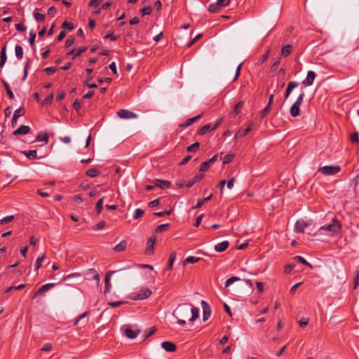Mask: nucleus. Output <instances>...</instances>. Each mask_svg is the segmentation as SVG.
Wrapping results in <instances>:
<instances>
[{"instance_id": "obj_33", "label": "nucleus", "mask_w": 359, "mask_h": 359, "mask_svg": "<svg viewBox=\"0 0 359 359\" xmlns=\"http://www.w3.org/2000/svg\"><path fill=\"white\" fill-rule=\"evenodd\" d=\"M103 203H104V197H102L100 198V200L97 202V203L95 205V211L97 212V213L98 215L100 214L102 212Z\"/></svg>"}, {"instance_id": "obj_51", "label": "nucleus", "mask_w": 359, "mask_h": 359, "mask_svg": "<svg viewBox=\"0 0 359 359\" xmlns=\"http://www.w3.org/2000/svg\"><path fill=\"white\" fill-rule=\"evenodd\" d=\"M269 50H268L264 55H262V57L259 58L258 63L259 65H262L264 63L269 57Z\"/></svg>"}, {"instance_id": "obj_32", "label": "nucleus", "mask_w": 359, "mask_h": 359, "mask_svg": "<svg viewBox=\"0 0 359 359\" xmlns=\"http://www.w3.org/2000/svg\"><path fill=\"white\" fill-rule=\"evenodd\" d=\"M100 174L99 170L97 168H90L86 172V175L90 177H95Z\"/></svg>"}, {"instance_id": "obj_11", "label": "nucleus", "mask_w": 359, "mask_h": 359, "mask_svg": "<svg viewBox=\"0 0 359 359\" xmlns=\"http://www.w3.org/2000/svg\"><path fill=\"white\" fill-rule=\"evenodd\" d=\"M307 226L308 224L304 220H298L294 224V231L297 233H302Z\"/></svg>"}, {"instance_id": "obj_46", "label": "nucleus", "mask_w": 359, "mask_h": 359, "mask_svg": "<svg viewBox=\"0 0 359 359\" xmlns=\"http://www.w3.org/2000/svg\"><path fill=\"white\" fill-rule=\"evenodd\" d=\"M359 286V269L355 271L354 276L353 289L355 290Z\"/></svg>"}, {"instance_id": "obj_18", "label": "nucleus", "mask_w": 359, "mask_h": 359, "mask_svg": "<svg viewBox=\"0 0 359 359\" xmlns=\"http://www.w3.org/2000/svg\"><path fill=\"white\" fill-rule=\"evenodd\" d=\"M140 333V330H133L131 328L125 330V334L129 339H135Z\"/></svg>"}, {"instance_id": "obj_57", "label": "nucleus", "mask_w": 359, "mask_h": 359, "mask_svg": "<svg viewBox=\"0 0 359 359\" xmlns=\"http://www.w3.org/2000/svg\"><path fill=\"white\" fill-rule=\"evenodd\" d=\"M53 95L51 94L48 96H47L42 102V104L43 105H45V104H50L52 100H53Z\"/></svg>"}, {"instance_id": "obj_44", "label": "nucleus", "mask_w": 359, "mask_h": 359, "mask_svg": "<svg viewBox=\"0 0 359 359\" xmlns=\"http://www.w3.org/2000/svg\"><path fill=\"white\" fill-rule=\"evenodd\" d=\"M212 198V195H210L209 196L202 199V200H199L197 203V204L196 205V206L194 207V208H201L204 203L205 202H208V201L210 200V198Z\"/></svg>"}, {"instance_id": "obj_9", "label": "nucleus", "mask_w": 359, "mask_h": 359, "mask_svg": "<svg viewBox=\"0 0 359 359\" xmlns=\"http://www.w3.org/2000/svg\"><path fill=\"white\" fill-rule=\"evenodd\" d=\"M316 76V74L314 72L309 71L307 72L306 78L302 81V84L305 87L311 86L315 80Z\"/></svg>"}, {"instance_id": "obj_60", "label": "nucleus", "mask_w": 359, "mask_h": 359, "mask_svg": "<svg viewBox=\"0 0 359 359\" xmlns=\"http://www.w3.org/2000/svg\"><path fill=\"white\" fill-rule=\"evenodd\" d=\"M57 70V68L55 67H46L44 71L48 74H54Z\"/></svg>"}, {"instance_id": "obj_23", "label": "nucleus", "mask_w": 359, "mask_h": 359, "mask_svg": "<svg viewBox=\"0 0 359 359\" xmlns=\"http://www.w3.org/2000/svg\"><path fill=\"white\" fill-rule=\"evenodd\" d=\"M292 51V46L290 44H287L284 46L281 49V55L283 57H287L289 55Z\"/></svg>"}, {"instance_id": "obj_35", "label": "nucleus", "mask_w": 359, "mask_h": 359, "mask_svg": "<svg viewBox=\"0 0 359 359\" xmlns=\"http://www.w3.org/2000/svg\"><path fill=\"white\" fill-rule=\"evenodd\" d=\"M211 128H212V126L210 123L208 124H206L205 126H203V127H201L198 131V134L200 135H204L205 134L208 130H211Z\"/></svg>"}, {"instance_id": "obj_3", "label": "nucleus", "mask_w": 359, "mask_h": 359, "mask_svg": "<svg viewBox=\"0 0 359 359\" xmlns=\"http://www.w3.org/2000/svg\"><path fill=\"white\" fill-rule=\"evenodd\" d=\"M304 93L302 92L296 101L293 103L290 109V114L292 117H297L299 115V109L304 97Z\"/></svg>"}, {"instance_id": "obj_49", "label": "nucleus", "mask_w": 359, "mask_h": 359, "mask_svg": "<svg viewBox=\"0 0 359 359\" xmlns=\"http://www.w3.org/2000/svg\"><path fill=\"white\" fill-rule=\"evenodd\" d=\"M34 19L37 22H43L45 19V15L39 13V12H34Z\"/></svg>"}, {"instance_id": "obj_63", "label": "nucleus", "mask_w": 359, "mask_h": 359, "mask_svg": "<svg viewBox=\"0 0 359 359\" xmlns=\"http://www.w3.org/2000/svg\"><path fill=\"white\" fill-rule=\"evenodd\" d=\"M100 4V0H91L89 3V6L93 8H97Z\"/></svg>"}, {"instance_id": "obj_30", "label": "nucleus", "mask_w": 359, "mask_h": 359, "mask_svg": "<svg viewBox=\"0 0 359 359\" xmlns=\"http://www.w3.org/2000/svg\"><path fill=\"white\" fill-rule=\"evenodd\" d=\"M2 83H3L4 86L5 87V89L6 90L7 95L9 97V98L11 100L13 99L14 95H13V91L11 89L9 84L4 80L2 81Z\"/></svg>"}, {"instance_id": "obj_40", "label": "nucleus", "mask_w": 359, "mask_h": 359, "mask_svg": "<svg viewBox=\"0 0 359 359\" xmlns=\"http://www.w3.org/2000/svg\"><path fill=\"white\" fill-rule=\"evenodd\" d=\"M242 107H243V102H240L237 103L234 106V109L231 111V113H233L234 115L238 114L241 112Z\"/></svg>"}, {"instance_id": "obj_1", "label": "nucleus", "mask_w": 359, "mask_h": 359, "mask_svg": "<svg viewBox=\"0 0 359 359\" xmlns=\"http://www.w3.org/2000/svg\"><path fill=\"white\" fill-rule=\"evenodd\" d=\"M198 309L191 304H180L174 311L173 316L177 319V323L183 325L188 321H194L198 317Z\"/></svg>"}, {"instance_id": "obj_12", "label": "nucleus", "mask_w": 359, "mask_h": 359, "mask_svg": "<svg viewBox=\"0 0 359 359\" xmlns=\"http://www.w3.org/2000/svg\"><path fill=\"white\" fill-rule=\"evenodd\" d=\"M30 128L28 126L22 125L13 132L14 135H26L30 132Z\"/></svg>"}, {"instance_id": "obj_31", "label": "nucleus", "mask_w": 359, "mask_h": 359, "mask_svg": "<svg viewBox=\"0 0 359 359\" xmlns=\"http://www.w3.org/2000/svg\"><path fill=\"white\" fill-rule=\"evenodd\" d=\"M46 255L45 253H43L41 257H39L35 262L34 266H35V271H38L40 267L41 266L42 262L45 259Z\"/></svg>"}, {"instance_id": "obj_22", "label": "nucleus", "mask_w": 359, "mask_h": 359, "mask_svg": "<svg viewBox=\"0 0 359 359\" xmlns=\"http://www.w3.org/2000/svg\"><path fill=\"white\" fill-rule=\"evenodd\" d=\"M49 140L48 135L46 133L41 132L37 134L36 137V142H44L45 144H47Z\"/></svg>"}, {"instance_id": "obj_4", "label": "nucleus", "mask_w": 359, "mask_h": 359, "mask_svg": "<svg viewBox=\"0 0 359 359\" xmlns=\"http://www.w3.org/2000/svg\"><path fill=\"white\" fill-rule=\"evenodd\" d=\"M151 293L149 288L142 287L138 292L133 293L131 299L133 300H143L148 298Z\"/></svg>"}, {"instance_id": "obj_54", "label": "nucleus", "mask_w": 359, "mask_h": 359, "mask_svg": "<svg viewBox=\"0 0 359 359\" xmlns=\"http://www.w3.org/2000/svg\"><path fill=\"white\" fill-rule=\"evenodd\" d=\"M62 27L63 29H69V31H72L74 29V26L72 23L67 22V21H65L62 25Z\"/></svg>"}, {"instance_id": "obj_52", "label": "nucleus", "mask_w": 359, "mask_h": 359, "mask_svg": "<svg viewBox=\"0 0 359 359\" xmlns=\"http://www.w3.org/2000/svg\"><path fill=\"white\" fill-rule=\"evenodd\" d=\"M143 214H144V210L137 208L134 212L133 218L138 219V218L141 217L143 215Z\"/></svg>"}, {"instance_id": "obj_59", "label": "nucleus", "mask_w": 359, "mask_h": 359, "mask_svg": "<svg viewBox=\"0 0 359 359\" xmlns=\"http://www.w3.org/2000/svg\"><path fill=\"white\" fill-rule=\"evenodd\" d=\"M351 140L352 142H356V143H358L359 142V135L358 133H354L353 134L351 135Z\"/></svg>"}, {"instance_id": "obj_24", "label": "nucleus", "mask_w": 359, "mask_h": 359, "mask_svg": "<svg viewBox=\"0 0 359 359\" xmlns=\"http://www.w3.org/2000/svg\"><path fill=\"white\" fill-rule=\"evenodd\" d=\"M23 154L29 160H34L38 158L36 150H29L28 151H23Z\"/></svg>"}, {"instance_id": "obj_36", "label": "nucleus", "mask_w": 359, "mask_h": 359, "mask_svg": "<svg viewBox=\"0 0 359 359\" xmlns=\"http://www.w3.org/2000/svg\"><path fill=\"white\" fill-rule=\"evenodd\" d=\"M170 226L169 224H163L161 225L157 226V227L155 229L156 233H161L162 231H167Z\"/></svg>"}, {"instance_id": "obj_13", "label": "nucleus", "mask_w": 359, "mask_h": 359, "mask_svg": "<svg viewBox=\"0 0 359 359\" xmlns=\"http://www.w3.org/2000/svg\"><path fill=\"white\" fill-rule=\"evenodd\" d=\"M161 347L168 352H174L176 350V345L168 341L162 342Z\"/></svg>"}, {"instance_id": "obj_7", "label": "nucleus", "mask_w": 359, "mask_h": 359, "mask_svg": "<svg viewBox=\"0 0 359 359\" xmlns=\"http://www.w3.org/2000/svg\"><path fill=\"white\" fill-rule=\"evenodd\" d=\"M55 285V284L53 283H47V284L42 285L40 288H39V290L37 291H36L33 294L32 298L33 299L36 298L39 295L45 293L46 292L48 291L49 290L52 289L53 287H54Z\"/></svg>"}, {"instance_id": "obj_37", "label": "nucleus", "mask_w": 359, "mask_h": 359, "mask_svg": "<svg viewBox=\"0 0 359 359\" xmlns=\"http://www.w3.org/2000/svg\"><path fill=\"white\" fill-rule=\"evenodd\" d=\"M241 279L240 278L238 277H236V276H232L229 278H228L226 282H225V287H229L231 284H233V283L236 282V281H239Z\"/></svg>"}, {"instance_id": "obj_38", "label": "nucleus", "mask_w": 359, "mask_h": 359, "mask_svg": "<svg viewBox=\"0 0 359 359\" xmlns=\"http://www.w3.org/2000/svg\"><path fill=\"white\" fill-rule=\"evenodd\" d=\"M156 332V327H151L148 329H147L144 332V338L147 339L149 337L151 336L154 332Z\"/></svg>"}, {"instance_id": "obj_28", "label": "nucleus", "mask_w": 359, "mask_h": 359, "mask_svg": "<svg viewBox=\"0 0 359 359\" xmlns=\"http://www.w3.org/2000/svg\"><path fill=\"white\" fill-rule=\"evenodd\" d=\"M200 259H201L200 257H196L194 256H189L184 260L183 264L186 265L187 264H194V263L198 262Z\"/></svg>"}, {"instance_id": "obj_39", "label": "nucleus", "mask_w": 359, "mask_h": 359, "mask_svg": "<svg viewBox=\"0 0 359 359\" xmlns=\"http://www.w3.org/2000/svg\"><path fill=\"white\" fill-rule=\"evenodd\" d=\"M294 259L298 261L299 262L303 264L304 265L309 266V268H312V265L309 264L304 257L301 256H296L294 257Z\"/></svg>"}, {"instance_id": "obj_15", "label": "nucleus", "mask_w": 359, "mask_h": 359, "mask_svg": "<svg viewBox=\"0 0 359 359\" xmlns=\"http://www.w3.org/2000/svg\"><path fill=\"white\" fill-rule=\"evenodd\" d=\"M252 130V127H251V125H249L246 128L242 130H238L235 135H234V138L235 139H239V138H241L244 136H245L248 133H250Z\"/></svg>"}, {"instance_id": "obj_21", "label": "nucleus", "mask_w": 359, "mask_h": 359, "mask_svg": "<svg viewBox=\"0 0 359 359\" xmlns=\"http://www.w3.org/2000/svg\"><path fill=\"white\" fill-rule=\"evenodd\" d=\"M202 116H203V113L199 115H197L194 117L188 118L184 123H182L181 125V126L184 127V128L188 127V126H191V124H193L194 122L198 121Z\"/></svg>"}, {"instance_id": "obj_45", "label": "nucleus", "mask_w": 359, "mask_h": 359, "mask_svg": "<svg viewBox=\"0 0 359 359\" xmlns=\"http://www.w3.org/2000/svg\"><path fill=\"white\" fill-rule=\"evenodd\" d=\"M210 167V163L207 161L203 162L200 167V171L201 172H205L207 171Z\"/></svg>"}, {"instance_id": "obj_20", "label": "nucleus", "mask_w": 359, "mask_h": 359, "mask_svg": "<svg viewBox=\"0 0 359 359\" xmlns=\"http://www.w3.org/2000/svg\"><path fill=\"white\" fill-rule=\"evenodd\" d=\"M203 174L201 173L196 175L194 178L190 179L187 181V182L186 183V186L187 187H192L196 182L201 180L203 178Z\"/></svg>"}, {"instance_id": "obj_55", "label": "nucleus", "mask_w": 359, "mask_h": 359, "mask_svg": "<svg viewBox=\"0 0 359 359\" xmlns=\"http://www.w3.org/2000/svg\"><path fill=\"white\" fill-rule=\"evenodd\" d=\"M271 106H272V104H269V103L267 104V105L262 111V117H264V116H266L268 114V113L269 112V111L271 109Z\"/></svg>"}, {"instance_id": "obj_50", "label": "nucleus", "mask_w": 359, "mask_h": 359, "mask_svg": "<svg viewBox=\"0 0 359 359\" xmlns=\"http://www.w3.org/2000/svg\"><path fill=\"white\" fill-rule=\"evenodd\" d=\"M118 36H115L111 31H109L108 33L104 36V39H109L111 41H116Z\"/></svg>"}, {"instance_id": "obj_10", "label": "nucleus", "mask_w": 359, "mask_h": 359, "mask_svg": "<svg viewBox=\"0 0 359 359\" xmlns=\"http://www.w3.org/2000/svg\"><path fill=\"white\" fill-rule=\"evenodd\" d=\"M298 86H299V83L297 81H290L287 83V88H286L285 98V99L288 98V97L290 96V95L292 93V91L294 88H297Z\"/></svg>"}, {"instance_id": "obj_53", "label": "nucleus", "mask_w": 359, "mask_h": 359, "mask_svg": "<svg viewBox=\"0 0 359 359\" xmlns=\"http://www.w3.org/2000/svg\"><path fill=\"white\" fill-rule=\"evenodd\" d=\"M234 154H226L223 159V163L227 164L229 163L233 158Z\"/></svg>"}, {"instance_id": "obj_17", "label": "nucleus", "mask_w": 359, "mask_h": 359, "mask_svg": "<svg viewBox=\"0 0 359 359\" xmlns=\"http://www.w3.org/2000/svg\"><path fill=\"white\" fill-rule=\"evenodd\" d=\"M229 245V243L227 241H224L215 246V250L218 252H224L227 249Z\"/></svg>"}, {"instance_id": "obj_34", "label": "nucleus", "mask_w": 359, "mask_h": 359, "mask_svg": "<svg viewBox=\"0 0 359 359\" xmlns=\"http://www.w3.org/2000/svg\"><path fill=\"white\" fill-rule=\"evenodd\" d=\"M15 55H16L17 58L19 60H20L23 56L22 48L20 46L17 45L15 48Z\"/></svg>"}, {"instance_id": "obj_29", "label": "nucleus", "mask_w": 359, "mask_h": 359, "mask_svg": "<svg viewBox=\"0 0 359 359\" xmlns=\"http://www.w3.org/2000/svg\"><path fill=\"white\" fill-rule=\"evenodd\" d=\"M126 247L127 242L126 241H122L114 248V250L116 252H121L123 251Z\"/></svg>"}, {"instance_id": "obj_5", "label": "nucleus", "mask_w": 359, "mask_h": 359, "mask_svg": "<svg viewBox=\"0 0 359 359\" xmlns=\"http://www.w3.org/2000/svg\"><path fill=\"white\" fill-rule=\"evenodd\" d=\"M341 170L339 165H325L320 168L318 171L324 175H334Z\"/></svg>"}, {"instance_id": "obj_48", "label": "nucleus", "mask_w": 359, "mask_h": 359, "mask_svg": "<svg viewBox=\"0 0 359 359\" xmlns=\"http://www.w3.org/2000/svg\"><path fill=\"white\" fill-rule=\"evenodd\" d=\"M35 39H36V33L33 30H31L29 32V42L32 46H33L34 45Z\"/></svg>"}, {"instance_id": "obj_61", "label": "nucleus", "mask_w": 359, "mask_h": 359, "mask_svg": "<svg viewBox=\"0 0 359 359\" xmlns=\"http://www.w3.org/2000/svg\"><path fill=\"white\" fill-rule=\"evenodd\" d=\"M104 225H105V222L101 221L94 226L93 229L94 230L102 229V228H104Z\"/></svg>"}, {"instance_id": "obj_27", "label": "nucleus", "mask_w": 359, "mask_h": 359, "mask_svg": "<svg viewBox=\"0 0 359 359\" xmlns=\"http://www.w3.org/2000/svg\"><path fill=\"white\" fill-rule=\"evenodd\" d=\"M176 252H172L170 255L167 269L170 270L172 268V265L176 259Z\"/></svg>"}, {"instance_id": "obj_25", "label": "nucleus", "mask_w": 359, "mask_h": 359, "mask_svg": "<svg viewBox=\"0 0 359 359\" xmlns=\"http://www.w3.org/2000/svg\"><path fill=\"white\" fill-rule=\"evenodd\" d=\"M222 8V7L217 2L212 3L209 5L208 11L210 13H215L219 12Z\"/></svg>"}, {"instance_id": "obj_43", "label": "nucleus", "mask_w": 359, "mask_h": 359, "mask_svg": "<svg viewBox=\"0 0 359 359\" xmlns=\"http://www.w3.org/2000/svg\"><path fill=\"white\" fill-rule=\"evenodd\" d=\"M13 219H14V216L13 215H8V216L4 217L2 219H0V224H7L8 222H11Z\"/></svg>"}, {"instance_id": "obj_47", "label": "nucleus", "mask_w": 359, "mask_h": 359, "mask_svg": "<svg viewBox=\"0 0 359 359\" xmlns=\"http://www.w3.org/2000/svg\"><path fill=\"white\" fill-rule=\"evenodd\" d=\"M87 50V47L86 46H81L79 47L77 50L75 52L74 58H76L79 56H80L83 53H84Z\"/></svg>"}, {"instance_id": "obj_2", "label": "nucleus", "mask_w": 359, "mask_h": 359, "mask_svg": "<svg viewBox=\"0 0 359 359\" xmlns=\"http://www.w3.org/2000/svg\"><path fill=\"white\" fill-rule=\"evenodd\" d=\"M341 224L336 218H333L331 221V223L322 226L319 229L318 231H328L327 235L333 236L339 233L341 231Z\"/></svg>"}, {"instance_id": "obj_8", "label": "nucleus", "mask_w": 359, "mask_h": 359, "mask_svg": "<svg viewBox=\"0 0 359 359\" xmlns=\"http://www.w3.org/2000/svg\"><path fill=\"white\" fill-rule=\"evenodd\" d=\"M156 241V237L155 236H151L149 238L146 247V253L148 255H151L154 253V245Z\"/></svg>"}, {"instance_id": "obj_62", "label": "nucleus", "mask_w": 359, "mask_h": 359, "mask_svg": "<svg viewBox=\"0 0 359 359\" xmlns=\"http://www.w3.org/2000/svg\"><path fill=\"white\" fill-rule=\"evenodd\" d=\"M52 344L50 343H46L45 344H43L42 348H41V351H49L52 349Z\"/></svg>"}, {"instance_id": "obj_26", "label": "nucleus", "mask_w": 359, "mask_h": 359, "mask_svg": "<svg viewBox=\"0 0 359 359\" xmlns=\"http://www.w3.org/2000/svg\"><path fill=\"white\" fill-rule=\"evenodd\" d=\"M0 59V67H3L7 60L6 46H4L1 49Z\"/></svg>"}, {"instance_id": "obj_56", "label": "nucleus", "mask_w": 359, "mask_h": 359, "mask_svg": "<svg viewBox=\"0 0 359 359\" xmlns=\"http://www.w3.org/2000/svg\"><path fill=\"white\" fill-rule=\"evenodd\" d=\"M141 11L143 15H148L151 12V8L149 6H144Z\"/></svg>"}, {"instance_id": "obj_64", "label": "nucleus", "mask_w": 359, "mask_h": 359, "mask_svg": "<svg viewBox=\"0 0 359 359\" xmlns=\"http://www.w3.org/2000/svg\"><path fill=\"white\" fill-rule=\"evenodd\" d=\"M74 202L79 205L83 202V198L81 195H76L74 197Z\"/></svg>"}, {"instance_id": "obj_14", "label": "nucleus", "mask_w": 359, "mask_h": 359, "mask_svg": "<svg viewBox=\"0 0 359 359\" xmlns=\"http://www.w3.org/2000/svg\"><path fill=\"white\" fill-rule=\"evenodd\" d=\"M86 72L89 76H88L86 81L84 83V85L90 88H96L97 86L95 83H89V81L93 79L92 76L90 75L93 72V69L87 68Z\"/></svg>"}, {"instance_id": "obj_16", "label": "nucleus", "mask_w": 359, "mask_h": 359, "mask_svg": "<svg viewBox=\"0 0 359 359\" xmlns=\"http://www.w3.org/2000/svg\"><path fill=\"white\" fill-rule=\"evenodd\" d=\"M25 114L23 108H19L14 111L13 118H12V126L13 127L17 123L18 118Z\"/></svg>"}, {"instance_id": "obj_42", "label": "nucleus", "mask_w": 359, "mask_h": 359, "mask_svg": "<svg viewBox=\"0 0 359 359\" xmlns=\"http://www.w3.org/2000/svg\"><path fill=\"white\" fill-rule=\"evenodd\" d=\"M199 146L200 144L198 142H195L187 147V151L189 152H195L198 149Z\"/></svg>"}, {"instance_id": "obj_19", "label": "nucleus", "mask_w": 359, "mask_h": 359, "mask_svg": "<svg viewBox=\"0 0 359 359\" xmlns=\"http://www.w3.org/2000/svg\"><path fill=\"white\" fill-rule=\"evenodd\" d=\"M154 183L155 187H159L162 189H167L170 185V182L169 181L162 180H156Z\"/></svg>"}, {"instance_id": "obj_6", "label": "nucleus", "mask_w": 359, "mask_h": 359, "mask_svg": "<svg viewBox=\"0 0 359 359\" xmlns=\"http://www.w3.org/2000/svg\"><path fill=\"white\" fill-rule=\"evenodd\" d=\"M117 116L123 119H133L137 118V114L128 109H120L117 111Z\"/></svg>"}, {"instance_id": "obj_58", "label": "nucleus", "mask_w": 359, "mask_h": 359, "mask_svg": "<svg viewBox=\"0 0 359 359\" xmlns=\"http://www.w3.org/2000/svg\"><path fill=\"white\" fill-rule=\"evenodd\" d=\"M309 318H300V320H299V324L301 327H305L306 325H308L309 323Z\"/></svg>"}, {"instance_id": "obj_41", "label": "nucleus", "mask_w": 359, "mask_h": 359, "mask_svg": "<svg viewBox=\"0 0 359 359\" xmlns=\"http://www.w3.org/2000/svg\"><path fill=\"white\" fill-rule=\"evenodd\" d=\"M116 271H109L107 273L106 276H105L106 290H109V285H110V284H109L110 276H111V274H113Z\"/></svg>"}]
</instances>
